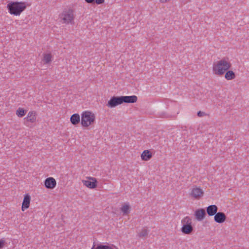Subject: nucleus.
<instances>
[{
	"mask_svg": "<svg viewBox=\"0 0 249 249\" xmlns=\"http://www.w3.org/2000/svg\"><path fill=\"white\" fill-rule=\"evenodd\" d=\"M27 4L25 2H10L7 5L9 12L11 15H19L27 7Z\"/></svg>",
	"mask_w": 249,
	"mask_h": 249,
	"instance_id": "nucleus-1",
	"label": "nucleus"
},
{
	"mask_svg": "<svg viewBox=\"0 0 249 249\" xmlns=\"http://www.w3.org/2000/svg\"><path fill=\"white\" fill-rule=\"evenodd\" d=\"M231 67V64L228 58H223L218 61L216 64L214 65L213 71L216 75L223 74Z\"/></svg>",
	"mask_w": 249,
	"mask_h": 249,
	"instance_id": "nucleus-2",
	"label": "nucleus"
},
{
	"mask_svg": "<svg viewBox=\"0 0 249 249\" xmlns=\"http://www.w3.org/2000/svg\"><path fill=\"white\" fill-rule=\"evenodd\" d=\"M74 18V11L71 9H65L59 16V21L66 24H73Z\"/></svg>",
	"mask_w": 249,
	"mask_h": 249,
	"instance_id": "nucleus-3",
	"label": "nucleus"
},
{
	"mask_svg": "<svg viewBox=\"0 0 249 249\" xmlns=\"http://www.w3.org/2000/svg\"><path fill=\"white\" fill-rule=\"evenodd\" d=\"M95 115L89 111H85L82 114L81 124L83 126L87 127L94 122Z\"/></svg>",
	"mask_w": 249,
	"mask_h": 249,
	"instance_id": "nucleus-4",
	"label": "nucleus"
},
{
	"mask_svg": "<svg viewBox=\"0 0 249 249\" xmlns=\"http://www.w3.org/2000/svg\"><path fill=\"white\" fill-rule=\"evenodd\" d=\"M122 104H123L122 96H113L108 101L107 104V106L109 107L112 108Z\"/></svg>",
	"mask_w": 249,
	"mask_h": 249,
	"instance_id": "nucleus-5",
	"label": "nucleus"
},
{
	"mask_svg": "<svg viewBox=\"0 0 249 249\" xmlns=\"http://www.w3.org/2000/svg\"><path fill=\"white\" fill-rule=\"evenodd\" d=\"M194 215L197 220L201 221L203 220L206 215L205 209L201 208L197 209L195 212Z\"/></svg>",
	"mask_w": 249,
	"mask_h": 249,
	"instance_id": "nucleus-6",
	"label": "nucleus"
},
{
	"mask_svg": "<svg viewBox=\"0 0 249 249\" xmlns=\"http://www.w3.org/2000/svg\"><path fill=\"white\" fill-rule=\"evenodd\" d=\"M44 185L47 189H52L55 188L56 182L54 178L50 177L45 180Z\"/></svg>",
	"mask_w": 249,
	"mask_h": 249,
	"instance_id": "nucleus-7",
	"label": "nucleus"
},
{
	"mask_svg": "<svg viewBox=\"0 0 249 249\" xmlns=\"http://www.w3.org/2000/svg\"><path fill=\"white\" fill-rule=\"evenodd\" d=\"M226 216L223 212H217L214 216V221L218 223H222L225 221Z\"/></svg>",
	"mask_w": 249,
	"mask_h": 249,
	"instance_id": "nucleus-8",
	"label": "nucleus"
},
{
	"mask_svg": "<svg viewBox=\"0 0 249 249\" xmlns=\"http://www.w3.org/2000/svg\"><path fill=\"white\" fill-rule=\"evenodd\" d=\"M89 179H91L92 180V181L90 180H82V182H83V184L87 187H88L90 189H93L95 188L97 186V180L94 178H90Z\"/></svg>",
	"mask_w": 249,
	"mask_h": 249,
	"instance_id": "nucleus-9",
	"label": "nucleus"
},
{
	"mask_svg": "<svg viewBox=\"0 0 249 249\" xmlns=\"http://www.w3.org/2000/svg\"><path fill=\"white\" fill-rule=\"evenodd\" d=\"M194 230L192 224H182L181 231L185 234H191Z\"/></svg>",
	"mask_w": 249,
	"mask_h": 249,
	"instance_id": "nucleus-10",
	"label": "nucleus"
},
{
	"mask_svg": "<svg viewBox=\"0 0 249 249\" xmlns=\"http://www.w3.org/2000/svg\"><path fill=\"white\" fill-rule=\"evenodd\" d=\"M123 103H134L137 101L138 98L136 95L122 96Z\"/></svg>",
	"mask_w": 249,
	"mask_h": 249,
	"instance_id": "nucleus-11",
	"label": "nucleus"
},
{
	"mask_svg": "<svg viewBox=\"0 0 249 249\" xmlns=\"http://www.w3.org/2000/svg\"><path fill=\"white\" fill-rule=\"evenodd\" d=\"M203 191L201 188L196 187L192 189L191 195L195 198H199L203 196Z\"/></svg>",
	"mask_w": 249,
	"mask_h": 249,
	"instance_id": "nucleus-12",
	"label": "nucleus"
},
{
	"mask_svg": "<svg viewBox=\"0 0 249 249\" xmlns=\"http://www.w3.org/2000/svg\"><path fill=\"white\" fill-rule=\"evenodd\" d=\"M217 211L218 207L215 205H211L206 208V212L209 216L215 215Z\"/></svg>",
	"mask_w": 249,
	"mask_h": 249,
	"instance_id": "nucleus-13",
	"label": "nucleus"
},
{
	"mask_svg": "<svg viewBox=\"0 0 249 249\" xmlns=\"http://www.w3.org/2000/svg\"><path fill=\"white\" fill-rule=\"evenodd\" d=\"M36 120V113L34 111H30L26 117L24 118L26 122H30L31 123H35Z\"/></svg>",
	"mask_w": 249,
	"mask_h": 249,
	"instance_id": "nucleus-14",
	"label": "nucleus"
},
{
	"mask_svg": "<svg viewBox=\"0 0 249 249\" xmlns=\"http://www.w3.org/2000/svg\"><path fill=\"white\" fill-rule=\"evenodd\" d=\"M31 197L30 196L26 194L24 197L23 201L22 204V210L24 211V209H26L29 208L30 206Z\"/></svg>",
	"mask_w": 249,
	"mask_h": 249,
	"instance_id": "nucleus-15",
	"label": "nucleus"
},
{
	"mask_svg": "<svg viewBox=\"0 0 249 249\" xmlns=\"http://www.w3.org/2000/svg\"><path fill=\"white\" fill-rule=\"evenodd\" d=\"M152 157V154L149 150H146L142 152L141 154V158L143 160L147 161Z\"/></svg>",
	"mask_w": 249,
	"mask_h": 249,
	"instance_id": "nucleus-16",
	"label": "nucleus"
},
{
	"mask_svg": "<svg viewBox=\"0 0 249 249\" xmlns=\"http://www.w3.org/2000/svg\"><path fill=\"white\" fill-rule=\"evenodd\" d=\"M71 124L76 125L80 122V116L78 114H74L72 115L70 118Z\"/></svg>",
	"mask_w": 249,
	"mask_h": 249,
	"instance_id": "nucleus-17",
	"label": "nucleus"
},
{
	"mask_svg": "<svg viewBox=\"0 0 249 249\" xmlns=\"http://www.w3.org/2000/svg\"><path fill=\"white\" fill-rule=\"evenodd\" d=\"M225 78L228 80H231L235 78V74L232 71H227Z\"/></svg>",
	"mask_w": 249,
	"mask_h": 249,
	"instance_id": "nucleus-18",
	"label": "nucleus"
},
{
	"mask_svg": "<svg viewBox=\"0 0 249 249\" xmlns=\"http://www.w3.org/2000/svg\"><path fill=\"white\" fill-rule=\"evenodd\" d=\"M130 207L128 203H125L121 208V211L123 214H127L130 212Z\"/></svg>",
	"mask_w": 249,
	"mask_h": 249,
	"instance_id": "nucleus-19",
	"label": "nucleus"
},
{
	"mask_svg": "<svg viewBox=\"0 0 249 249\" xmlns=\"http://www.w3.org/2000/svg\"><path fill=\"white\" fill-rule=\"evenodd\" d=\"M149 233V231L146 229H143L141 232L138 233V236L141 238H144L146 237Z\"/></svg>",
	"mask_w": 249,
	"mask_h": 249,
	"instance_id": "nucleus-20",
	"label": "nucleus"
},
{
	"mask_svg": "<svg viewBox=\"0 0 249 249\" xmlns=\"http://www.w3.org/2000/svg\"><path fill=\"white\" fill-rule=\"evenodd\" d=\"M26 112H27L26 110L24 109L23 108H19L16 111V114L18 117H22L25 115Z\"/></svg>",
	"mask_w": 249,
	"mask_h": 249,
	"instance_id": "nucleus-21",
	"label": "nucleus"
},
{
	"mask_svg": "<svg viewBox=\"0 0 249 249\" xmlns=\"http://www.w3.org/2000/svg\"><path fill=\"white\" fill-rule=\"evenodd\" d=\"M52 60V56L50 53L45 54L44 55L43 61L45 64L49 63Z\"/></svg>",
	"mask_w": 249,
	"mask_h": 249,
	"instance_id": "nucleus-22",
	"label": "nucleus"
},
{
	"mask_svg": "<svg viewBox=\"0 0 249 249\" xmlns=\"http://www.w3.org/2000/svg\"><path fill=\"white\" fill-rule=\"evenodd\" d=\"M192 219L188 216L185 217L181 220L182 224H192Z\"/></svg>",
	"mask_w": 249,
	"mask_h": 249,
	"instance_id": "nucleus-23",
	"label": "nucleus"
},
{
	"mask_svg": "<svg viewBox=\"0 0 249 249\" xmlns=\"http://www.w3.org/2000/svg\"><path fill=\"white\" fill-rule=\"evenodd\" d=\"M197 115L198 117H201L205 115L206 113L204 112L199 111L198 112H197Z\"/></svg>",
	"mask_w": 249,
	"mask_h": 249,
	"instance_id": "nucleus-24",
	"label": "nucleus"
},
{
	"mask_svg": "<svg viewBox=\"0 0 249 249\" xmlns=\"http://www.w3.org/2000/svg\"><path fill=\"white\" fill-rule=\"evenodd\" d=\"M5 240L3 239H0V249L2 248L5 244Z\"/></svg>",
	"mask_w": 249,
	"mask_h": 249,
	"instance_id": "nucleus-25",
	"label": "nucleus"
},
{
	"mask_svg": "<svg viewBox=\"0 0 249 249\" xmlns=\"http://www.w3.org/2000/svg\"><path fill=\"white\" fill-rule=\"evenodd\" d=\"M105 0H95L94 2L97 3V4H102L104 2Z\"/></svg>",
	"mask_w": 249,
	"mask_h": 249,
	"instance_id": "nucleus-26",
	"label": "nucleus"
},
{
	"mask_svg": "<svg viewBox=\"0 0 249 249\" xmlns=\"http://www.w3.org/2000/svg\"><path fill=\"white\" fill-rule=\"evenodd\" d=\"M86 2L88 3H94L95 0H85Z\"/></svg>",
	"mask_w": 249,
	"mask_h": 249,
	"instance_id": "nucleus-27",
	"label": "nucleus"
},
{
	"mask_svg": "<svg viewBox=\"0 0 249 249\" xmlns=\"http://www.w3.org/2000/svg\"><path fill=\"white\" fill-rule=\"evenodd\" d=\"M168 117H169V116L165 113H163L162 115V116H161V117H162V118H168Z\"/></svg>",
	"mask_w": 249,
	"mask_h": 249,
	"instance_id": "nucleus-28",
	"label": "nucleus"
},
{
	"mask_svg": "<svg viewBox=\"0 0 249 249\" xmlns=\"http://www.w3.org/2000/svg\"><path fill=\"white\" fill-rule=\"evenodd\" d=\"M170 0H160V1L161 3H165L167 1H169Z\"/></svg>",
	"mask_w": 249,
	"mask_h": 249,
	"instance_id": "nucleus-29",
	"label": "nucleus"
}]
</instances>
